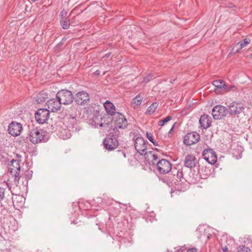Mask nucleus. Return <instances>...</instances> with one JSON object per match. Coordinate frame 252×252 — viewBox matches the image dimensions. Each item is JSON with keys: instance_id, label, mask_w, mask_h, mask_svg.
Instances as JSON below:
<instances>
[{"instance_id": "f257e3e1", "label": "nucleus", "mask_w": 252, "mask_h": 252, "mask_svg": "<svg viewBox=\"0 0 252 252\" xmlns=\"http://www.w3.org/2000/svg\"><path fill=\"white\" fill-rule=\"evenodd\" d=\"M160 180L169 187H174L179 190H182L186 179L183 177L182 170L174 169L171 171L167 176L161 178Z\"/></svg>"}, {"instance_id": "f03ea898", "label": "nucleus", "mask_w": 252, "mask_h": 252, "mask_svg": "<svg viewBox=\"0 0 252 252\" xmlns=\"http://www.w3.org/2000/svg\"><path fill=\"white\" fill-rule=\"evenodd\" d=\"M30 140L33 144L47 142L49 138L48 133L42 129L33 128L29 135Z\"/></svg>"}, {"instance_id": "7ed1b4c3", "label": "nucleus", "mask_w": 252, "mask_h": 252, "mask_svg": "<svg viewBox=\"0 0 252 252\" xmlns=\"http://www.w3.org/2000/svg\"><path fill=\"white\" fill-rule=\"evenodd\" d=\"M56 97L60 100L62 104L69 105L74 100V96L72 92L68 90L63 89L59 91Z\"/></svg>"}, {"instance_id": "20e7f679", "label": "nucleus", "mask_w": 252, "mask_h": 252, "mask_svg": "<svg viewBox=\"0 0 252 252\" xmlns=\"http://www.w3.org/2000/svg\"><path fill=\"white\" fill-rule=\"evenodd\" d=\"M90 94L86 91L77 92L74 96V100L79 106H85L88 105L90 102Z\"/></svg>"}, {"instance_id": "39448f33", "label": "nucleus", "mask_w": 252, "mask_h": 252, "mask_svg": "<svg viewBox=\"0 0 252 252\" xmlns=\"http://www.w3.org/2000/svg\"><path fill=\"white\" fill-rule=\"evenodd\" d=\"M156 169L161 174L170 173L172 169V163L166 159H161L157 162Z\"/></svg>"}, {"instance_id": "423d86ee", "label": "nucleus", "mask_w": 252, "mask_h": 252, "mask_svg": "<svg viewBox=\"0 0 252 252\" xmlns=\"http://www.w3.org/2000/svg\"><path fill=\"white\" fill-rule=\"evenodd\" d=\"M21 159H12L11 164L9 165L8 171L10 174L15 176V182H19L20 179L19 172L20 170V162Z\"/></svg>"}, {"instance_id": "0eeeda50", "label": "nucleus", "mask_w": 252, "mask_h": 252, "mask_svg": "<svg viewBox=\"0 0 252 252\" xmlns=\"http://www.w3.org/2000/svg\"><path fill=\"white\" fill-rule=\"evenodd\" d=\"M245 109L244 104L236 101L231 102L227 109L229 115L232 117H235L243 113Z\"/></svg>"}, {"instance_id": "6e6552de", "label": "nucleus", "mask_w": 252, "mask_h": 252, "mask_svg": "<svg viewBox=\"0 0 252 252\" xmlns=\"http://www.w3.org/2000/svg\"><path fill=\"white\" fill-rule=\"evenodd\" d=\"M104 148L108 151H112L119 146V141L115 137H112L111 134H108L103 142Z\"/></svg>"}, {"instance_id": "1a4fd4ad", "label": "nucleus", "mask_w": 252, "mask_h": 252, "mask_svg": "<svg viewBox=\"0 0 252 252\" xmlns=\"http://www.w3.org/2000/svg\"><path fill=\"white\" fill-rule=\"evenodd\" d=\"M148 142L145 141L143 137H138L134 141L135 149L139 154L144 155L147 152Z\"/></svg>"}, {"instance_id": "9d476101", "label": "nucleus", "mask_w": 252, "mask_h": 252, "mask_svg": "<svg viewBox=\"0 0 252 252\" xmlns=\"http://www.w3.org/2000/svg\"><path fill=\"white\" fill-rule=\"evenodd\" d=\"M50 111L47 109H39L35 113L36 121L40 124L45 123L49 119Z\"/></svg>"}, {"instance_id": "9b49d317", "label": "nucleus", "mask_w": 252, "mask_h": 252, "mask_svg": "<svg viewBox=\"0 0 252 252\" xmlns=\"http://www.w3.org/2000/svg\"><path fill=\"white\" fill-rule=\"evenodd\" d=\"M202 157L204 159L211 164H215L217 161V156L213 149L208 148L203 151Z\"/></svg>"}, {"instance_id": "f8f14e48", "label": "nucleus", "mask_w": 252, "mask_h": 252, "mask_svg": "<svg viewBox=\"0 0 252 252\" xmlns=\"http://www.w3.org/2000/svg\"><path fill=\"white\" fill-rule=\"evenodd\" d=\"M228 113L227 109L221 105H216L212 110V114L215 119L220 120L225 117Z\"/></svg>"}, {"instance_id": "ddd939ff", "label": "nucleus", "mask_w": 252, "mask_h": 252, "mask_svg": "<svg viewBox=\"0 0 252 252\" xmlns=\"http://www.w3.org/2000/svg\"><path fill=\"white\" fill-rule=\"evenodd\" d=\"M114 116V123L116 127L121 129L126 128L128 124L125 116L120 112H117Z\"/></svg>"}, {"instance_id": "4468645a", "label": "nucleus", "mask_w": 252, "mask_h": 252, "mask_svg": "<svg viewBox=\"0 0 252 252\" xmlns=\"http://www.w3.org/2000/svg\"><path fill=\"white\" fill-rule=\"evenodd\" d=\"M200 140V135L196 132L188 133L184 138V143L188 146H190L197 143Z\"/></svg>"}, {"instance_id": "2eb2a0df", "label": "nucleus", "mask_w": 252, "mask_h": 252, "mask_svg": "<svg viewBox=\"0 0 252 252\" xmlns=\"http://www.w3.org/2000/svg\"><path fill=\"white\" fill-rule=\"evenodd\" d=\"M22 130V125L17 122H12L8 126L9 133L13 136L20 135Z\"/></svg>"}, {"instance_id": "dca6fc26", "label": "nucleus", "mask_w": 252, "mask_h": 252, "mask_svg": "<svg viewBox=\"0 0 252 252\" xmlns=\"http://www.w3.org/2000/svg\"><path fill=\"white\" fill-rule=\"evenodd\" d=\"M48 108L52 112H57L60 109L62 103L59 99L52 98L48 100L46 102Z\"/></svg>"}, {"instance_id": "f3484780", "label": "nucleus", "mask_w": 252, "mask_h": 252, "mask_svg": "<svg viewBox=\"0 0 252 252\" xmlns=\"http://www.w3.org/2000/svg\"><path fill=\"white\" fill-rule=\"evenodd\" d=\"M197 162V159L194 155H188L184 160V165L191 169L196 166Z\"/></svg>"}, {"instance_id": "a211bd4d", "label": "nucleus", "mask_w": 252, "mask_h": 252, "mask_svg": "<svg viewBox=\"0 0 252 252\" xmlns=\"http://www.w3.org/2000/svg\"><path fill=\"white\" fill-rule=\"evenodd\" d=\"M199 123L203 129H207L211 126L212 123L211 117L208 115L203 114L199 119Z\"/></svg>"}, {"instance_id": "6ab92c4d", "label": "nucleus", "mask_w": 252, "mask_h": 252, "mask_svg": "<svg viewBox=\"0 0 252 252\" xmlns=\"http://www.w3.org/2000/svg\"><path fill=\"white\" fill-rule=\"evenodd\" d=\"M104 107L106 112L111 116H114L118 112L116 111V108L114 105L109 101L107 100L104 103Z\"/></svg>"}, {"instance_id": "aec40b11", "label": "nucleus", "mask_w": 252, "mask_h": 252, "mask_svg": "<svg viewBox=\"0 0 252 252\" xmlns=\"http://www.w3.org/2000/svg\"><path fill=\"white\" fill-rule=\"evenodd\" d=\"M104 119V117L102 118L100 114H97L96 115H94L93 118V121L95 123V126L99 125L100 127L107 126L108 123H105V121L103 122H102Z\"/></svg>"}, {"instance_id": "412c9836", "label": "nucleus", "mask_w": 252, "mask_h": 252, "mask_svg": "<svg viewBox=\"0 0 252 252\" xmlns=\"http://www.w3.org/2000/svg\"><path fill=\"white\" fill-rule=\"evenodd\" d=\"M145 158L152 162L153 164H156V162L158 159V157L157 154L154 153L153 151H149L144 154Z\"/></svg>"}, {"instance_id": "4be33fe9", "label": "nucleus", "mask_w": 252, "mask_h": 252, "mask_svg": "<svg viewBox=\"0 0 252 252\" xmlns=\"http://www.w3.org/2000/svg\"><path fill=\"white\" fill-rule=\"evenodd\" d=\"M213 85L216 87L215 91L216 93H220V91H222L224 86H225V82L222 80H216L213 82Z\"/></svg>"}, {"instance_id": "5701e85b", "label": "nucleus", "mask_w": 252, "mask_h": 252, "mask_svg": "<svg viewBox=\"0 0 252 252\" xmlns=\"http://www.w3.org/2000/svg\"><path fill=\"white\" fill-rule=\"evenodd\" d=\"M158 106V104L157 103H153L149 107H148L145 114L148 115H151L153 114L155 112Z\"/></svg>"}, {"instance_id": "b1692460", "label": "nucleus", "mask_w": 252, "mask_h": 252, "mask_svg": "<svg viewBox=\"0 0 252 252\" xmlns=\"http://www.w3.org/2000/svg\"><path fill=\"white\" fill-rule=\"evenodd\" d=\"M62 27L63 29H67L70 26V20L67 18H63L61 20Z\"/></svg>"}, {"instance_id": "393cba45", "label": "nucleus", "mask_w": 252, "mask_h": 252, "mask_svg": "<svg viewBox=\"0 0 252 252\" xmlns=\"http://www.w3.org/2000/svg\"><path fill=\"white\" fill-rule=\"evenodd\" d=\"M251 40L248 38H245L243 41L239 42L237 44V46L239 45V48L238 49V50H240L244 48V47L246 46L248 44L250 43Z\"/></svg>"}, {"instance_id": "a878e982", "label": "nucleus", "mask_w": 252, "mask_h": 252, "mask_svg": "<svg viewBox=\"0 0 252 252\" xmlns=\"http://www.w3.org/2000/svg\"><path fill=\"white\" fill-rule=\"evenodd\" d=\"M142 99V97H141L140 95H137L133 99L132 102L133 104H135L136 105L138 106L141 104Z\"/></svg>"}, {"instance_id": "bb28decb", "label": "nucleus", "mask_w": 252, "mask_h": 252, "mask_svg": "<svg viewBox=\"0 0 252 252\" xmlns=\"http://www.w3.org/2000/svg\"><path fill=\"white\" fill-rule=\"evenodd\" d=\"M234 88H235V87L234 86L228 85L225 84V86H224V88H223V89H222V91H220L219 93H224L225 92H229V91L233 90V89H234Z\"/></svg>"}, {"instance_id": "cd10ccee", "label": "nucleus", "mask_w": 252, "mask_h": 252, "mask_svg": "<svg viewBox=\"0 0 252 252\" xmlns=\"http://www.w3.org/2000/svg\"><path fill=\"white\" fill-rule=\"evenodd\" d=\"M59 135L63 139H67L70 137V133L68 132V130L66 129L64 130L63 132V131H60V133Z\"/></svg>"}, {"instance_id": "c85d7f7f", "label": "nucleus", "mask_w": 252, "mask_h": 252, "mask_svg": "<svg viewBox=\"0 0 252 252\" xmlns=\"http://www.w3.org/2000/svg\"><path fill=\"white\" fill-rule=\"evenodd\" d=\"M172 117L170 116H168L164 119L159 120L158 122V125L159 126H162L165 123L170 121Z\"/></svg>"}, {"instance_id": "c756f323", "label": "nucleus", "mask_w": 252, "mask_h": 252, "mask_svg": "<svg viewBox=\"0 0 252 252\" xmlns=\"http://www.w3.org/2000/svg\"><path fill=\"white\" fill-rule=\"evenodd\" d=\"M37 97H38V101H39L40 102H43V101H45L46 99L47 98V94H46L45 93H41V92H40L38 94V95L37 96Z\"/></svg>"}, {"instance_id": "7c9ffc66", "label": "nucleus", "mask_w": 252, "mask_h": 252, "mask_svg": "<svg viewBox=\"0 0 252 252\" xmlns=\"http://www.w3.org/2000/svg\"><path fill=\"white\" fill-rule=\"evenodd\" d=\"M238 252H251V250L248 247L245 245L240 246L238 249Z\"/></svg>"}, {"instance_id": "2f4dec72", "label": "nucleus", "mask_w": 252, "mask_h": 252, "mask_svg": "<svg viewBox=\"0 0 252 252\" xmlns=\"http://www.w3.org/2000/svg\"><path fill=\"white\" fill-rule=\"evenodd\" d=\"M109 134H111L112 137H115L116 138H117V137L120 136V133L117 129V127H116L115 128H113V131L110 132Z\"/></svg>"}, {"instance_id": "473e14b6", "label": "nucleus", "mask_w": 252, "mask_h": 252, "mask_svg": "<svg viewBox=\"0 0 252 252\" xmlns=\"http://www.w3.org/2000/svg\"><path fill=\"white\" fill-rule=\"evenodd\" d=\"M146 136H147V138L148 139V140L150 141H151L155 146L158 145V143L154 139L153 136H152V135L151 133L147 132Z\"/></svg>"}, {"instance_id": "72a5a7b5", "label": "nucleus", "mask_w": 252, "mask_h": 252, "mask_svg": "<svg viewBox=\"0 0 252 252\" xmlns=\"http://www.w3.org/2000/svg\"><path fill=\"white\" fill-rule=\"evenodd\" d=\"M25 177L27 179L30 180L31 179L32 176V170H27L25 172Z\"/></svg>"}, {"instance_id": "f704fd0d", "label": "nucleus", "mask_w": 252, "mask_h": 252, "mask_svg": "<svg viewBox=\"0 0 252 252\" xmlns=\"http://www.w3.org/2000/svg\"><path fill=\"white\" fill-rule=\"evenodd\" d=\"M4 189L0 187V201L2 200L4 197Z\"/></svg>"}, {"instance_id": "c9c22d12", "label": "nucleus", "mask_w": 252, "mask_h": 252, "mask_svg": "<svg viewBox=\"0 0 252 252\" xmlns=\"http://www.w3.org/2000/svg\"><path fill=\"white\" fill-rule=\"evenodd\" d=\"M153 78V75L152 74H149L146 77H145L144 79V81L145 82L147 83L149 82L152 78Z\"/></svg>"}, {"instance_id": "e433bc0d", "label": "nucleus", "mask_w": 252, "mask_h": 252, "mask_svg": "<svg viewBox=\"0 0 252 252\" xmlns=\"http://www.w3.org/2000/svg\"><path fill=\"white\" fill-rule=\"evenodd\" d=\"M4 153V151L0 148V159H3L4 157L3 154Z\"/></svg>"}, {"instance_id": "4c0bfd02", "label": "nucleus", "mask_w": 252, "mask_h": 252, "mask_svg": "<svg viewBox=\"0 0 252 252\" xmlns=\"http://www.w3.org/2000/svg\"><path fill=\"white\" fill-rule=\"evenodd\" d=\"M187 252H197V250L196 249L193 248L189 249Z\"/></svg>"}, {"instance_id": "58836bf2", "label": "nucleus", "mask_w": 252, "mask_h": 252, "mask_svg": "<svg viewBox=\"0 0 252 252\" xmlns=\"http://www.w3.org/2000/svg\"><path fill=\"white\" fill-rule=\"evenodd\" d=\"M222 250L224 252H227V251H228V248H227V247L226 246H225L224 247H222Z\"/></svg>"}, {"instance_id": "ea45409f", "label": "nucleus", "mask_w": 252, "mask_h": 252, "mask_svg": "<svg viewBox=\"0 0 252 252\" xmlns=\"http://www.w3.org/2000/svg\"><path fill=\"white\" fill-rule=\"evenodd\" d=\"M174 127V126H173L172 128L170 129V131H169V132H168L169 136L170 135V134H171V132L173 130Z\"/></svg>"}, {"instance_id": "a19ab883", "label": "nucleus", "mask_w": 252, "mask_h": 252, "mask_svg": "<svg viewBox=\"0 0 252 252\" xmlns=\"http://www.w3.org/2000/svg\"><path fill=\"white\" fill-rule=\"evenodd\" d=\"M110 54L111 53H107V54H106L103 57V58H108L110 56Z\"/></svg>"}, {"instance_id": "79ce46f5", "label": "nucleus", "mask_w": 252, "mask_h": 252, "mask_svg": "<svg viewBox=\"0 0 252 252\" xmlns=\"http://www.w3.org/2000/svg\"><path fill=\"white\" fill-rule=\"evenodd\" d=\"M16 157L18 158V159H20V158H21V156H20L19 154H17L16 155Z\"/></svg>"}, {"instance_id": "37998d69", "label": "nucleus", "mask_w": 252, "mask_h": 252, "mask_svg": "<svg viewBox=\"0 0 252 252\" xmlns=\"http://www.w3.org/2000/svg\"><path fill=\"white\" fill-rule=\"evenodd\" d=\"M95 73H96L97 75H99V74H100V71H99V70H96V71H95Z\"/></svg>"}, {"instance_id": "c03bdc74", "label": "nucleus", "mask_w": 252, "mask_h": 252, "mask_svg": "<svg viewBox=\"0 0 252 252\" xmlns=\"http://www.w3.org/2000/svg\"><path fill=\"white\" fill-rule=\"evenodd\" d=\"M151 217H153V220H154V218H155V215L154 216L151 215Z\"/></svg>"}, {"instance_id": "a18cd8bd", "label": "nucleus", "mask_w": 252, "mask_h": 252, "mask_svg": "<svg viewBox=\"0 0 252 252\" xmlns=\"http://www.w3.org/2000/svg\"><path fill=\"white\" fill-rule=\"evenodd\" d=\"M250 58L252 59V54H251L250 55Z\"/></svg>"}]
</instances>
